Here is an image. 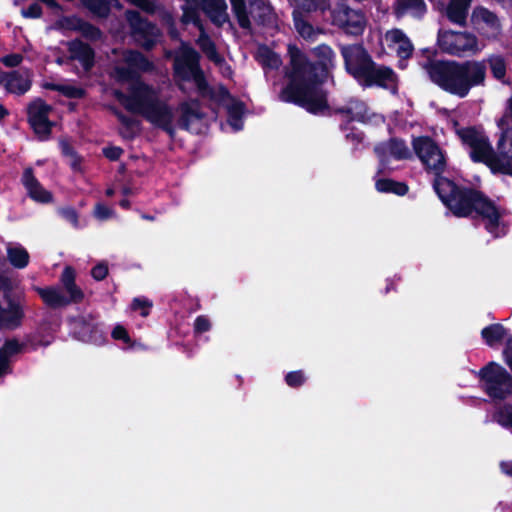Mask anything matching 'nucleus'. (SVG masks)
<instances>
[{"label": "nucleus", "instance_id": "35", "mask_svg": "<svg viewBox=\"0 0 512 512\" xmlns=\"http://www.w3.org/2000/svg\"><path fill=\"white\" fill-rule=\"evenodd\" d=\"M507 336V329L500 323L490 324L481 330V337L486 345L494 347Z\"/></svg>", "mask_w": 512, "mask_h": 512}, {"label": "nucleus", "instance_id": "54", "mask_svg": "<svg viewBox=\"0 0 512 512\" xmlns=\"http://www.w3.org/2000/svg\"><path fill=\"white\" fill-rule=\"evenodd\" d=\"M345 138L353 145V148L356 149L359 144L362 143L364 139V133L356 128H351L350 131L345 135Z\"/></svg>", "mask_w": 512, "mask_h": 512}, {"label": "nucleus", "instance_id": "26", "mask_svg": "<svg viewBox=\"0 0 512 512\" xmlns=\"http://www.w3.org/2000/svg\"><path fill=\"white\" fill-rule=\"evenodd\" d=\"M41 345H48V342L36 341L35 337L28 336L24 342H19L16 338L6 339L3 346L0 348V353L6 355L9 359L11 356L23 352L26 348L35 351Z\"/></svg>", "mask_w": 512, "mask_h": 512}, {"label": "nucleus", "instance_id": "25", "mask_svg": "<svg viewBox=\"0 0 512 512\" xmlns=\"http://www.w3.org/2000/svg\"><path fill=\"white\" fill-rule=\"evenodd\" d=\"M60 281L73 304H79L83 301L84 292L76 284V271L72 266H66L63 269Z\"/></svg>", "mask_w": 512, "mask_h": 512}, {"label": "nucleus", "instance_id": "39", "mask_svg": "<svg viewBox=\"0 0 512 512\" xmlns=\"http://www.w3.org/2000/svg\"><path fill=\"white\" fill-rule=\"evenodd\" d=\"M256 59L265 68L276 69L281 65L279 56L266 46H259L256 51Z\"/></svg>", "mask_w": 512, "mask_h": 512}, {"label": "nucleus", "instance_id": "10", "mask_svg": "<svg viewBox=\"0 0 512 512\" xmlns=\"http://www.w3.org/2000/svg\"><path fill=\"white\" fill-rule=\"evenodd\" d=\"M478 376L490 398L504 400L512 393V375L500 364L489 362L479 370Z\"/></svg>", "mask_w": 512, "mask_h": 512}, {"label": "nucleus", "instance_id": "45", "mask_svg": "<svg viewBox=\"0 0 512 512\" xmlns=\"http://www.w3.org/2000/svg\"><path fill=\"white\" fill-rule=\"evenodd\" d=\"M307 377L303 370H295L285 375V383L291 388H299L305 384Z\"/></svg>", "mask_w": 512, "mask_h": 512}, {"label": "nucleus", "instance_id": "53", "mask_svg": "<svg viewBox=\"0 0 512 512\" xmlns=\"http://www.w3.org/2000/svg\"><path fill=\"white\" fill-rule=\"evenodd\" d=\"M111 336L114 340L123 341L125 344L130 345L132 343L127 329L122 325H116L111 332Z\"/></svg>", "mask_w": 512, "mask_h": 512}, {"label": "nucleus", "instance_id": "15", "mask_svg": "<svg viewBox=\"0 0 512 512\" xmlns=\"http://www.w3.org/2000/svg\"><path fill=\"white\" fill-rule=\"evenodd\" d=\"M459 74L455 82L454 94H467L469 90L478 85H482L486 77V66L484 62L467 61L458 64Z\"/></svg>", "mask_w": 512, "mask_h": 512}, {"label": "nucleus", "instance_id": "38", "mask_svg": "<svg viewBox=\"0 0 512 512\" xmlns=\"http://www.w3.org/2000/svg\"><path fill=\"white\" fill-rule=\"evenodd\" d=\"M7 257L10 264L17 269H23L29 264V253L22 246L8 248Z\"/></svg>", "mask_w": 512, "mask_h": 512}, {"label": "nucleus", "instance_id": "55", "mask_svg": "<svg viewBox=\"0 0 512 512\" xmlns=\"http://www.w3.org/2000/svg\"><path fill=\"white\" fill-rule=\"evenodd\" d=\"M103 155L110 161H118L124 150L119 146H107L102 149Z\"/></svg>", "mask_w": 512, "mask_h": 512}, {"label": "nucleus", "instance_id": "12", "mask_svg": "<svg viewBox=\"0 0 512 512\" xmlns=\"http://www.w3.org/2000/svg\"><path fill=\"white\" fill-rule=\"evenodd\" d=\"M52 107L36 98L27 106V122L39 141H47L55 126V122L49 119Z\"/></svg>", "mask_w": 512, "mask_h": 512}, {"label": "nucleus", "instance_id": "64", "mask_svg": "<svg viewBox=\"0 0 512 512\" xmlns=\"http://www.w3.org/2000/svg\"><path fill=\"white\" fill-rule=\"evenodd\" d=\"M501 469L505 474L512 477V462H502Z\"/></svg>", "mask_w": 512, "mask_h": 512}, {"label": "nucleus", "instance_id": "11", "mask_svg": "<svg viewBox=\"0 0 512 512\" xmlns=\"http://www.w3.org/2000/svg\"><path fill=\"white\" fill-rule=\"evenodd\" d=\"M230 3L239 25L244 29H249L252 21L265 23L272 19V8L264 0H230Z\"/></svg>", "mask_w": 512, "mask_h": 512}, {"label": "nucleus", "instance_id": "7", "mask_svg": "<svg viewBox=\"0 0 512 512\" xmlns=\"http://www.w3.org/2000/svg\"><path fill=\"white\" fill-rule=\"evenodd\" d=\"M23 293L15 292L11 280L0 275V328L16 329L25 316Z\"/></svg>", "mask_w": 512, "mask_h": 512}, {"label": "nucleus", "instance_id": "34", "mask_svg": "<svg viewBox=\"0 0 512 512\" xmlns=\"http://www.w3.org/2000/svg\"><path fill=\"white\" fill-rule=\"evenodd\" d=\"M70 52L73 59L78 60L85 71H88L93 65V52L91 48L82 42H72Z\"/></svg>", "mask_w": 512, "mask_h": 512}, {"label": "nucleus", "instance_id": "1", "mask_svg": "<svg viewBox=\"0 0 512 512\" xmlns=\"http://www.w3.org/2000/svg\"><path fill=\"white\" fill-rule=\"evenodd\" d=\"M412 146L425 171L433 173L432 186L443 205L455 217L481 220L485 230L498 237L503 213L495 201L479 189L457 184L443 176L447 166L445 153L431 137H416Z\"/></svg>", "mask_w": 512, "mask_h": 512}, {"label": "nucleus", "instance_id": "24", "mask_svg": "<svg viewBox=\"0 0 512 512\" xmlns=\"http://www.w3.org/2000/svg\"><path fill=\"white\" fill-rule=\"evenodd\" d=\"M34 290L50 309H60L73 304L69 296H65L58 287H34Z\"/></svg>", "mask_w": 512, "mask_h": 512}, {"label": "nucleus", "instance_id": "14", "mask_svg": "<svg viewBox=\"0 0 512 512\" xmlns=\"http://www.w3.org/2000/svg\"><path fill=\"white\" fill-rule=\"evenodd\" d=\"M438 41L444 51L457 56L476 54L481 50L476 37L466 32L445 31Z\"/></svg>", "mask_w": 512, "mask_h": 512}, {"label": "nucleus", "instance_id": "17", "mask_svg": "<svg viewBox=\"0 0 512 512\" xmlns=\"http://www.w3.org/2000/svg\"><path fill=\"white\" fill-rule=\"evenodd\" d=\"M127 19L130 23L135 40L145 48H150L157 41L159 36L158 29L143 20L138 12L128 11Z\"/></svg>", "mask_w": 512, "mask_h": 512}, {"label": "nucleus", "instance_id": "28", "mask_svg": "<svg viewBox=\"0 0 512 512\" xmlns=\"http://www.w3.org/2000/svg\"><path fill=\"white\" fill-rule=\"evenodd\" d=\"M203 10L217 26L228 22L227 4L225 0H202Z\"/></svg>", "mask_w": 512, "mask_h": 512}, {"label": "nucleus", "instance_id": "51", "mask_svg": "<svg viewBox=\"0 0 512 512\" xmlns=\"http://www.w3.org/2000/svg\"><path fill=\"white\" fill-rule=\"evenodd\" d=\"M195 334H203L211 329V322L206 315H199L196 317L193 325Z\"/></svg>", "mask_w": 512, "mask_h": 512}, {"label": "nucleus", "instance_id": "19", "mask_svg": "<svg viewBox=\"0 0 512 512\" xmlns=\"http://www.w3.org/2000/svg\"><path fill=\"white\" fill-rule=\"evenodd\" d=\"M384 41L401 59L399 61L400 68H405L404 60L412 55L414 49L409 38L400 29H392L386 32Z\"/></svg>", "mask_w": 512, "mask_h": 512}, {"label": "nucleus", "instance_id": "22", "mask_svg": "<svg viewBox=\"0 0 512 512\" xmlns=\"http://www.w3.org/2000/svg\"><path fill=\"white\" fill-rule=\"evenodd\" d=\"M471 21L474 27L486 34L487 36H495L500 29L499 21L496 15L483 7L474 9Z\"/></svg>", "mask_w": 512, "mask_h": 512}, {"label": "nucleus", "instance_id": "8", "mask_svg": "<svg viewBox=\"0 0 512 512\" xmlns=\"http://www.w3.org/2000/svg\"><path fill=\"white\" fill-rule=\"evenodd\" d=\"M199 55L187 45H182L174 60L175 74L187 80H192L199 92L210 93L211 96H228L229 93L223 87L217 95L213 90H208V84L198 66Z\"/></svg>", "mask_w": 512, "mask_h": 512}, {"label": "nucleus", "instance_id": "32", "mask_svg": "<svg viewBox=\"0 0 512 512\" xmlns=\"http://www.w3.org/2000/svg\"><path fill=\"white\" fill-rule=\"evenodd\" d=\"M111 111L124 128L121 132L122 137L128 140L134 139L140 132V121L134 117L125 115L116 107H111Z\"/></svg>", "mask_w": 512, "mask_h": 512}, {"label": "nucleus", "instance_id": "52", "mask_svg": "<svg viewBox=\"0 0 512 512\" xmlns=\"http://www.w3.org/2000/svg\"><path fill=\"white\" fill-rule=\"evenodd\" d=\"M61 217L66 220L67 222L71 223L73 227L78 228L79 227V216L78 212L73 207H66L62 208L59 211Z\"/></svg>", "mask_w": 512, "mask_h": 512}, {"label": "nucleus", "instance_id": "29", "mask_svg": "<svg viewBox=\"0 0 512 512\" xmlns=\"http://www.w3.org/2000/svg\"><path fill=\"white\" fill-rule=\"evenodd\" d=\"M335 114H344L349 121L364 122L369 119L366 103L358 98L351 99L347 106L335 108Z\"/></svg>", "mask_w": 512, "mask_h": 512}, {"label": "nucleus", "instance_id": "44", "mask_svg": "<svg viewBox=\"0 0 512 512\" xmlns=\"http://www.w3.org/2000/svg\"><path fill=\"white\" fill-rule=\"evenodd\" d=\"M488 62L493 76L498 80H502L506 74V64L503 58L492 56L488 59Z\"/></svg>", "mask_w": 512, "mask_h": 512}, {"label": "nucleus", "instance_id": "3", "mask_svg": "<svg viewBox=\"0 0 512 512\" xmlns=\"http://www.w3.org/2000/svg\"><path fill=\"white\" fill-rule=\"evenodd\" d=\"M463 144L471 148L470 158L475 163H483L494 174H503L512 177V139L511 149L505 150V130L501 132L493 149L487 136L481 134L475 127H465L457 131Z\"/></svg>", "mask_w": 512, "mask_h": 512}, {"label": "nucleus", "instance_id": "36", "mask_svg": "<svg viewBox=\"0 0 512 512\" xmlns=\"http://www.w3.org/2000/svg\"><path fill=\"white\" fill-rule=\"evenodd\" d=\"M293 13L301 14L315 11L324 12L329 8L328 0H292Z\"/></svg>", "mask_w": 512, "mask_h": 512}, {"label": "nucleus", "instance_id": "16", "mask_svg": "<svg viewBox=\"0 0 512 512\" xmlns=\"http://www.w3.org/2000/svg\"><path fill=\"white\" fill-rule=\"evenodd\" d=\"M332 24L351 35L361 34L366 27L364 14L345 5H339L331 12Z\"/></svg>", "mask_w": 512, "mask_h": 512}, {"label": "nucleus", "instance_id": "48", "mask_svg": "<svg viewBox=\"0 0 512 512\" xmlns=\"http://www.w3.org/2000/svg\"><path fill=\"white\" fill-rule=\"evenodd\" d=\"M497 125L501 132L506 129H512V98H508L505 113L498 120Z\"/></svg>", "mask_w": 512, "mask_h": 512}, {"label": "nucleus", "instance_id": "13", "mask_svg": "<svg viewBox=\"0 0 512 512\" xmlns=\"http://www.w3.org/2000/svg\"><path fill=\"white\" fill-rule=\"evenodd\" d=\"M421 66L434 83L449 93L455 92V82L460 71L458 63L427 59Z\"/></svg>", "mask_w": 512, "mask_h": 512}, {"label": "nucleus", "instance_id": "56", "mask_svg": "<svg viewBox=\"0 0 512 512\" xmlns=\"http://www.w3.org/2000/svg\"><path fill=\"white\" fill-rule=\"evenodd\" d=\"M108 266L106 263H98L91 269V276L96 281L104 280L108 275Z\"/></svg>", "mask_w": 512, "mask_h": 512}, {"label": "nucleus", "instance_id": "60", "mask_svg": "<svg viewBox=\"0 0 512 512\" xmlns=\"http://www.w3.org/2000/svg\"><path fill=\"white\" fill-rule=\"evenodd\" d=\"M24 17L37 18L41 15V8L38 4H32L22 11Z\"/></svg>", "mask_w": 512, "mask_h": 512}, {"label": "nucleus", "instance_id": "23", "mask_svg": "<svg viewBox=\"0 0 512 512\" xmlns=\"http://www.w3.org/2000/svg\"><path fill=\"white\" fill-rule=\"evenodd\" d=\"M281 100L292 103L305 109L313 115L331 116L335 108L331 107L327 101L328 98H280Z\"/></svg>", "mask_w": 512, "mask_h": 512}, {"label": "nucleus", "instance_id": "20", "mask_svg": "<svg viewBox=\"0 0 512 512\" xmlns=\"http://www.w3.org/2000/svg\"><path fill=\"white\" fill-rule=\"evenodd\" d=\"M21 182L27 190L28 196L35 202L48 204L53 201V194L41 185L35 177L32 167L24 169Z\"/></svg>", "mask_w": 512, "mask_h": 512}, {"label": "nucleus", "instance_id": "42", "mask_svg": "<svg viewBox=\"0 0 512 512\" xmlns=\"http://www.w3.org/2000/svg\"><path fill=\"white\" fill-rule=\"evenodd\" d=\"M77 324L81 328L80 334L83 341H97V334L100 332L97 325L91 323L86 318L81 317L77 320Z\"/></svg>", "mask_w": 512, "mask_h": 512}, {"label": "nucleus", "instance_id": "59", "mask_svg": "<svg viewBox=\"0 0 512 512\" xmlns=\"http://www.w3.org/2000/svg\"><path fill=\"white\" fill-rule=\"evenodd\" d=\"M503 356L506 364L512 371V336L506 341V345L503 349Z\"/></svg>", "mask_w": 512, "mask_h": 512}, {"label": "nucleus", "instance_id": "47", "mask_svg": "<svg viewBox=\"0 0 512 512\" xmlns=\"http://www.w3.org/2000/svg\"><path fill=\"white\" fill-rule=\"evenodd\" d=\"M496 419L502 427L512 429V404L504 405L496 413Z\"/></svg>", "mask_w": 512, "mask_h": 512}, {"label": "nucleus", "instance_id": "43", "mask_svg": "<svg viewBox=\"0 0 512 512\" xmlns=\"http://www.w3.org/2000/svg\"><path fill=\"white\" fill-rule=\"evenodd\" d=\"M85 5L95 14L105 16L111 7H117V0H84Z\"/></svg>", "mask_w": 512, "mask_h": 512}, {"label": "nucleus", "instance_id": "62", "mask_svg": "<svg viewBox=\"0 0 512 512\" xmlns=\"http://www.w3.org/2000/svg\"><path fill=\"white\" fill-rule=\"evenodd\" d=\"M8 372H10V361L6 355L0 353V378Z\"/></svg>", "mask_w": 512, "mask_h": 512}, {"label": "nucleus", "instance_id": "18", "mask_svg": "<svg viewBox=\"0 0 512 512\" xmlns=\"http://www.w3.org/2000/svg\"><path fill=\"white\" fill-rule=\"evenodd\" d=\"M374 153L379 159L382 169L389 163L390 156L396 160L408 159L411 156L405 141L396 137L376 144Z\"/></svg>", "mask_w": 512, "mask_h": 512}, {"label": "nucleus", "instance_id": "61", "mask_svg": "<svg viewBox=\"0 0 512 512\" xmlns=\"http://www.w3.org/2000/svg\"><path fill=\"white\" fill-rule=\"evenodd\" d=\"M182 21L184 23H194L195 25H197L200 30L202 31V28H201V25L196 17V14L194 11H190L188 8H185L184 9V14H183V17H182Z\"/></svg>", "mask_w": 512, "mask_h": 512}, {"label": "nucleus", "instance_id": "57", "mask_svg": "<svg viewBox=\"0 0 512 512\" xmlns=\"http://www.w3.org/2000/svg\"><path fill=\"white\" fill-rule=\"evenodd\" d=\"M132 4L140 7L148 13H154L157 10V6L150 0H128Z\"/></svg>", "mask_w": 512, "mask_h": 512}, {"label": "nucleus", "instance_id": "41", "mask_svg": "<svg viewBox=\"0 0 512 512\" xmlns=\"http://www.w3.org/2000/svg\"><path fill=\"white\" fill-rule=\"evenodd\" d=\"M198 45L200 46L202 51L207 55V57L216 65L222 66L224 64V60L216 52L214 43L206 35L201 34V36L198 39Z\"/></svg>", "mask_w": 512, "mask_h": 512}, {"label": "nucleus", "instance_id": "40", "mask_svg": "<svg viewBox=\"0 0 512 512\" xmlns=\"http://www.w3.org/2000/svg\"><path fill=\"white\" fill-rule=\"evenodd\" d=\"M295 28L298 33L305 39L313 41L322 31L315 29L310 23L303 19V15L293 13Z\"/></svg>", "mask_w": 512, "mask_h": 512}, {"label": "nucleus", "instance_id": "33", "mask_svg": "<svg viewBox=\"0 0 512 512\" xmlns=\"http://www.w3.org/2000/svg\"><path fill=\"white\" fill-rule=\"evenodd\" d=\"M375 188L380 193L395 194L404 196L409 191V186L402 181H396L391 178H380L375 183Z\"/></svg>", "mask_w": 512, "mask_h": 512}, {"label": "nucleus", "instance_id": "2", "mask_svg": "<svg viewBox=\"0 0 512 512\" xmlns=\"http://www.w3.org/2000/svg\"><path fill=\"white\" fill-rule=\"evenodd\" d=\"M288 52L291 70L287 75L283 96H323L328 93L323 87L332 82L328 71L335 57L332 49L327 45H320L314 49V53L321 61L320 68L308 63L297 47L290 45Z\"/></svg>", "mask_w": 512, "mask_h": 512}, {"label": "nucleus", "instance_id": "5", "mask_svg": "<svg viewBox=\"0 0 512 512\" xmlns=\"http://www.w3.org/2000/svg\"><path fill=\"white\" fill-rule=\"evenodd\" d=\"M130 114L140 117L154 129L165 132L171 139L176 135L175 109L169 98H117Z\"/></svg>", "mask_w": 512, "mask_h": 512}, {"label": "nucleus", "instance_id": "50", "mask_svg": "<svg viewBox=\"0 0 512 512\" xmlns=\"http://www.w3.org/2000/svg\"><path fill=\"white\" fill-rule=\"evenodd\" d=\"M44 87L53 91H57L62 93L64 96H80L81 92L76 90L75 88L69 85H60V84H44Z\"/></svg>", "mask_w": 512, "mask_h": 512}, {"label": "nucleus", "instance_id": "31", "mask_svg": "<svg viewBox=\"0 0 512 512\" xmlns=\"http://www.w3.org/2000/svg\"><path fill=\"white\" fill-rule=\"evenodd\" d=\"M394 12L397 17L405 15L421 17L426 12V4L423 0H396Z\"/></svg>", "mask_w": 512, "mask_h": 512}, {"label": "nucleus", "instance_id": "63", "mask_svg": "<svg viewBox=\"0 0 512 512\" xmlns=\"http://www.w3.org/2000/svg\"><path fill=\"white\" fill-rule=\"evenodd\" d=\"M505 135H506L505 150L509 151L511 149V142H512L511 141L512 140V128L506 129ZM511 165H512V160H511Z\"/></svg>", "mask_w": 512, "mask_h": 512}, {"label": "nucleus", "instance_id": "37", "mask_svg": "<svg viewBox=\"0 0 512 512\" xmlns=\"http://www.w3.org/2000/svg\"><path fill=\"white\" fill-rule=\"evenodd\" d=\"M59 148L64 158L68 159V164L74 172L82 170L81 164L83 158L77 153L74 147L67 139H60Z\"/></svg>", "mask_w": 512, "mask_h": 512}, {"label": "nucleus", "instance_id": "30", "mask_svg": "<svg viewBox=\"0 0 512 512\" xmlns=\"http://www.w3.org/2000/svg\"><path fill=\"white\" fill-rule=\"evenodd\" d=\"M472 0H450L446 7V16L456 24L464 25Z\"/></svg>", "mask_w": 512, "mask_h": 512}, {"label": "nucleus", "instance_id": "27", "mask_svg": "<svg viewBox=\"0 0 512 512\" xmlns=\"http://www.w3.org/2000/svg\"><path fill=\"white\" fill-rule=\"evenodd\" d=\"M210 100H225L226 98H209ZM232 100L227 105V123L231 126L233 131L238 132L243 129L244 115L247 111L246 105L238 101V98H229Z\"/></svg>", "mask_w": 512, "mask_h": 512}, {"label": "nucleus", "instance_id": "6", "mask_svg": "<svg viewBox=\"0 0 512 512\" xmlns=\"http://www.w3.org/2000/svg\"><path fill=\"white\" fill-rule=\"evenodd\" d=\"M150 63L142 54L135 51H124L115 62L111 77L131 90V96H152L154 91L137 76L140 70H148Z\"/></svg>", "mask_w": 512, "mask_h": 512}, {"label": "nucleus", "instance_id": "58", "mask_svg": "<svg viewBox=\"0 0 512 512\" xmlns=\"http://www.w3.org/2000/svg\"><path fill=\"white\" fill-rule=\"evenodd\" d=\"M22 59L20 54H11L2 57L0 61L7 67H16L22 62Z\"/></svg>", "mask_w": 512, "mask_h": 512}, {"label": "nucleus", "instance_id": "9", "mask_svg": "<svg viewBox=\"0 0 512 512\" xmlns=\"http://www.w3.org/2000/svg\"><path fill=\"white\" fill-rule=\"evenodd\" d=\"M179 113L177 126L181 130L193 134H201L208 129L211 119H215L214 111H208L200 98H186L177 106Z\"/></svg>", "mask_w": 512, "mask_h": 512}, {"label": "nucleus", "instance_id": "49", "mask_svg": "<svg viewBox=\"0 0 512 512\" xmlns=\"http://www.w3.org/2000/svg\"><path fill=\"white\" fill-rule=\"evenodd\" d=\"M93 215L99 221H106L115 216V211L103 203H97Z\"/></svg>", "mask_w": 512, "mask_h": 512}, {"label": "nucleus", "instance_id": "46", "mask_svg": "<svg viewBox=\"0 0 512 512\" xmlns=\"http://www.w3.org/2000/svg\"><path fill=\"white\" fill-rule=\"evenodd\" d=\"M152 306L153 303L148 298L136 297L132 300L130 307L133 311H139L142 317H147L150 314Z\"/></svg>", "mask_w": 512, "mask_h": 512}, {"label": "nucleus", "instance_id": "21", "mask_svg": "<svg viewBox=\"0 0 512 512\" xmlns=\"http://www.w3.org/2000/svg\"><path fill=\"white\" fill-rule=\"evenodd\" d=\"M30 84V74L26 70H18L9 73L0 70V85H2L8 93L23 94L28 91Z\"/></svg>", "mask_w": 512, "mask_h": 512}, {"label": "nucleus", "instance_id": "4", "mask_svg": "<svg viewBox=\"0 0 512 512\" xmlns=\"http://www.w3.org/2000/svg\"><path fill=\"white\" fill-rule=\"evenodd\" d=\"M346 69L356 79L363 80L366 85H377L389 93H397V77L394 72L383 66H376L366 51L359 45L342 48Z\"/></svg>", "mask_w": 512, "mask_h": 512}]
</instances>
